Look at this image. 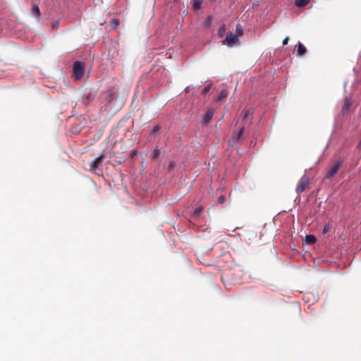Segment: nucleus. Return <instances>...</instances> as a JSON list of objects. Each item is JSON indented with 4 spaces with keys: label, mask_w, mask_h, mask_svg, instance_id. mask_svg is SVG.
<instances>
[{
    "label": "nucleus",
    "mask_w": 361,
    "mask_h": 361,
    "mask_svg": "<svg viewBox=\"0 0 361 361\" xmlns=\"http://www.w3.org/2000/svg\"><path fill=\"white\" fill-rule=\"evenodd\" d=\"M240 117H242V123L239 124L240 126L245 128L250 125L253 118V110L251 109L243 110Z\"/></svg>",
    "instance_id": "nucleus-1"
},
{
    "label": "nucleus",
    "mask_w": 361,
    "mask_h": 361,
    "mask_svg": "<svg viewBox=\"0 0 361 361\" xmlns=\"http://www.w3.org/2000/svg\"><path fill=\"white\" fill-rule=\"evenodd\" d=\"M236 129L233 131L232 137L229 141L230 145H234L235 142H239L243 137V134L244 132V126H241L238 123L235 125Z\"/></svg>",
    "instance_id": "nucleus-2"
},
{
    "label": "nucleus",
    "mask_w": 361,
    "mask_h": 361,
    "mask_svg": "<svg viewBox=\"0 0 361 361\" xmlns=\"http://www.w3.org/2000/svg\"><path fill=\"white\" fill-rule=\"evenodd\" d=\"M222 44L229 47H233L239 44L238 35L230 32L227 33L226 38L222 41Z\"/></svg>",
    "instance_id": "nucleus-3"
},
{
    "label": "nucleus",
    "mask_w": 361,
    "mask_h": 361,
    "mask_svg": "<svg viewBox=\"0 0 361 361\" xmlns=\"http://www.w3.org/2000/svg\"><path fill=\"white\" fill-rule=\"evenodd\" d=\"M85 65L82 62L77 61L73 64V75L76 79H80L84 75Z\"/></svg>",
    "instance_id": "nucleus-4"
},
{
    "label": "nucleus",
    "mask_w": 361,
    "mask_h": 361,
    "mask_svg": "<svg viewBox=\"0 0 361 361\" xmlns=\"http://www.w3.org/2000/svg\"><path fill=\"white\" fill-rule=\"evenodd\" d=\"M309 183H310L309 178L306 176H303L298 181V183L296 189H295L296 192L298 194H300V193L304 192L305 190L306 189L307 186L309 185Z\"/></svg>",
    "instance_id": "nucleus-5"
},
{
    "label": "nucleus",
    "mask_w": 361,
    "mask_h": 361,
    "mask_svg": "<svg viewBox=\"0 0 361 361\" xmlns=\"http://www.w3.org/2000/svg\"><path fill=\"white\" fill-rule=\"evenodd\" d=\"M341 161H337L331 168V169L327 172L326 175V178L331 179V178H333L335 176V174L338 172L339 168L341 166Z\"/></svg>",
    "instance_id": "nucleus-6"
},
{
    "label": "nucleus",
    "mask_w": 361,
    "mask_h": 361,
    "mask_svg": "<svg viewBox=\"0 0 361 361\" xmlns=\"http://www.w3.org/2000/svg\"><path fill=\"white\" fill-rule=\"evenodd\" d=\"M104 159V156L101 155L93 160L90 164V170L92 172H96L97 169L102 166Z\"/></svg>",
    "instance_id": "nucleus-7"
},
{
    "label": "nucleus",
    "mask_w": 361,
    "mask_h": 361,
    "mask_svg": "<svg viewBox=\"0 0 361 361\" xmlns=\"http://www.w3.org/2000/svg\"><path fill=\"white\" fill-rule=\"evenodd\" d=\"M214 116V110L210 109L205 114L204 116L202 118V123L204 125L208 124L212 120Z\"/></svg>",
    "instance_id": "nucleus-8"
},
{
    "label": "nucleus",
    "mask_w": 361,
    "mask_h": 361,
    "mask_svg": "<svg viewBox=\"0 0 361 361\" xmlns=\"http://www.w3.org/2000/svg\"><path fill=\"white\" fill-rule=\"evenodd\" d=\"M351 105H352V101H351L350 98L346 97L345 99V102H344V104L342 108L343 114L347 113L350 107L351 106Z\"/></svg>",
    "instance_id": "nucleus-9"
},
{
    "label": "nucleus",
    "mask_w": 361,
    "mask_h": 361,
    "mask_svg": "<svg viewBox=\"0 0 361 361\" xmlns=\"http://www.w3.org/2000/svg\"><path fill=\"white\" fill-rule=\"evenodd\" d=\"M307 51L306 47L304 46L303 44L301 42L298 43V56H303Z\"/></svg>",
    "instance_id": "nucleus-10"
},
{
    "label": "nucleus",
    "mask_w": 361,
    "mask_h": 361,
    "mask_svg": "<svg viewBox=\"0 0 361 361\" xmlns=\"http://www.w3.org/2000/svg\"><path fill=\"white\" fill-rule=\"evenodd\" d=\"M203 0H192V8L195 11L199 10L202 4Z\"/></svg>",
    "instance_id": "nucleus-11"
},
{
    "label": "nucleus",
    "mask_w": 361,
    "mask_h": 361,
    "mask_svg": "<svg viewBox=\"0 0 361 361\" xmlns=\"http://www.w3.org/2000/svg\"><path fill=\"white\" fill-rule=\"evenodd\" d=\"M316 237L313 235H307L305 236V242L308 244H313L316 242Z\"/></svg>",
    "instance_id": "nucleus-12"
},
{
    "label": "nucleus",
    "mask_w": 361,
    "mask_h": 361,
    "mask_svg": "<svg viewBox=\"0 0 361 361\" xmlns=\"http://www.w3.org/2000/svg\"><path fill=\"white\" fill-rule=\"evenodd\" d=\"M310 0H295V5L298 7L305 6Z\"/></svg>",
    "instance_id": "nucleus-13"
},
{
    "label": "nucleus",
    "mask_w": 361,
    "mask_h": 361,
    "mask_svg": "<svg viewBox=\"0 0 361 361\" xmlns=\"http://www.w3.org/2000/svg\"><path fill=\"white\" fill-rule=\"evenodd\" d=\"M32 13L35 16H39L40 15L39 8L37 5H34L32 8Z\"/></svg>",
    "instance_id": "nucleus-14"
},
{
    "label": "nucleus",
    "mask_w": 361,
    "mask_h": 361,
    "mask_svg": "<svg viewBox=\"0 0 361 361\" xmlns=\"http://www.w3.org/2000/svg\"><path fill=\"white\" fill-rule=\"evenodd\" d=\"M159 154H160L159 149L158 148L154 149L151 154L152 159V160L157 159V158L159 156Z\"/></svg>",
    "instance_id": "nucleus-15"
},
{
    "label": "nucleus",
    "mask_w": 361,
    "mask_h": 361,
    "mask_svg": "<svg viewBox=\"0 0 361 361\" xmlns=\"http://www.w3.org/2000/svg\"><path fill=\"white\" fill-rule=\"evenodd\" d=\"M226 32L225 25H221L218 30L219 37H222Z\"/></svg>",
    "instance_id": "nucleus-16"
},
{
    "label": "nucleus",
    "mask_w": 361,
    "mask_h": 361,
    "mask_svg": "<svg viewBox=\"0 0 361 361\" xmlns=\"http://www.w3.org/2000/svg\"><path fill=\"white\" fill-rule=\"evenodd\" d=\"M228 95V92L226 90H223L221 91L220 94H219V99L221 100V99H223L224 98H226Z\"/></svg>",
    "instance_id": "nucleus-17"
},
{
    "label": "nucleus",
    "mask_w": 361,
    "mask_h": 361,
    "mask_svg": "<svg viewBox=\"0 0 361 361\" xmlns=\"http://www.w3.org/2000/svg\"><path fill=\"white\" fill-rule=\"evenodd\" d=\"M211 87H212V85H207L202 90V94H206L207 93H208L210 90H211Z\"/></svg>",
    "instance_id": "nucleus-18"
},
{
    "label": "nucleus",
    "mask_w": 361,
    "mask_h": 361,
    "mask_svg": "<svg viewBox=\"0 0 361 361\" xmlns=\"http://www.w3.org/2000/svg\"><path fill=\"white\" fill-rule=\"evenodd\" d=\"M160 129H161L160 126L156 125L155 126H154V128L152 130V133H154V134L157 133Z\"/></svg>",
    "instance_id": "nucleus-19"
},
{
    "label": "nucleus",
    "mask_w": 361,
    "mask_h": 361,
    "mask_svg": "<svg viewBox=\"0 0 361 361\" xmlns=\"http://www.w3.org/2000/svg\"><path fill=\"white\" fill-rule=\"evenodd\" d=\"M226 201V198L224 195H220L218 198V202L219 204H224Z\"/></svg>",
    "instance_id": "nucleus-20"
},
{
    "label": "nucleus",
    "mask_w": 361,
    "mask_h": 361,
    "mask_svg": "<svg viewBox=\"0 0 361 361\" xmlns=\"http://www.w3.org/2000/svg\"><path fill=\"white\" fill-rule=\"evenodd\" d=\"M330 229V225L329 224H326L322 230V233L323 234H325Z\"/></svg>",
    "instance_id": "nucleus-21"
},
{
    "label": "nucleus",
    "mask_w": 361,
    "mask_h": 361,
    "mask_svg": "<svg viewBox=\"0 0 361 361\" xmlns=\"http://www.w3.org/2000/svg\"><path fill=\"white\" fill-rule=\"evenodd\" d=\"M118 25V19H114L111 21V26H112L113 28H116Z\"/></svg>",
    "instance_id": "nucleus-22"
},
{
    "label": "nucleus",
    "mask_w": 361,
    "mask_h": 361,
    "mask_svg": "<svg viewBox=\"0 0 361 361\" xmlns=\"http://www.w3.org/2000/svg\"><path fill=\"white\" fill-rule=\"evenodd\" d=\"M211 21H212V17L211 16H208L206 20H204V25L206 26H209L211 23Z\"/></svg>",
    "instance_id": "nucleus-23"
},
{
    "label": "nucleus",
    "mask_w": 361,
    "mask_h": 361,
    "mask_svg": "<svg viewBox=\"0 0 361 361\" xmlns=\"http://www.w3.org/2000/svg\"><path fill=\"white\" fill-rule=\"evenodd\" d=\"M176 164L173 161H170L168 166V171H171L175 166Z\"/></svg>",
    "instance_id": "nucleus-24"
},
{
    "label": "nucleus",
    "mask_w": 361,
    "mask_h": 361,
    "mask_svg": "<svg viewBox=\"0 0 361 361\" xmlns=\"http://www.w3.org/2000/svg\"><path fill=\"white\" fill-rule=\"evenodd\" d=\"M202 211V208L201 207H197L195 209L194 211V214L195 215H198Z\"/></svg>",
    "instance_id": "nucleus-25"
},
{
    "label": "nucleus",
    "mask_w": 361,
    "mask_h": 361,
    "mask_svg": "<svg viewBox=\"0 0 361 361\" xmlns=\"http://www.w3.org/2000/svg\"><path fill=\"white\" fill-rule=\"evenodd\" d=\"M289 41V37H286L283 40V45H286L288 44Z\"/></svg>",
    "instance_id": "nucleus-26"
},
{
    "label": "nucleus",
    "mask_w": 361,
    "mask_h": 361,
    "mask_svg": "<svg viewBox=\"0 0 361 361\" xmlns=\"http://www.w3.org/2000/svg\"><path fill=\"white\" fill-rule=\"evenodd\" d=\"M59 22L58 20H57V21H55L54 23H52V27H53V28H56V27H58V25H59Z\"/></svg>",
    "instance_id": "nucleus-27"
},
{
    "label": "nucleus",
    "mask_w": 361,
    "mask_h": 361,
    "mask_svg": "<svg viewBox=\"0 0 361 361\" xmlns=\"http://www.w3.org/2000/svg\"><path fill=\"white\" fill-rule=\"evenodd\" d=\"M239 30H240L242 31L241 27H240V28H239L238 27H236V30H237V31H238Z\"/></svg>",
    "instance_id": "nucleus-28"
},
{
    "label": "nucleus",
    "mask_w": 361,
    "mask_h": 361,
    "mask_svg": "<svg viewBox=\"0 0 361 361\" xmlns=\"http://www.w3.org/2000/svg\"><path fill=\"white\" fill-rule=\"evenodd\" d=\"M111 92H110V95L111 96L113 94V91L112 90H109Z\"/></svg>",
    "instance_id": "nucleus-29"
},
{
    "label": "nucleus",
    "mask_w": 361,
    "mask_h": 361,
    "mask_svg": "<svg viewBox=\"0 0 361 361\" xmlns=\"http://www.w3.org/2000/svg\"><path fill=\"white\" fill-rule=\"evenodd\" d=\"M360 190L361 191V184H360Z\"/></svg>",
    "instance_id": "nucleus-30"
}]
</instances>
